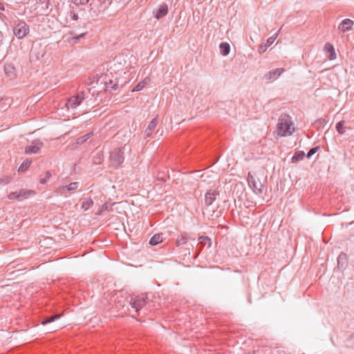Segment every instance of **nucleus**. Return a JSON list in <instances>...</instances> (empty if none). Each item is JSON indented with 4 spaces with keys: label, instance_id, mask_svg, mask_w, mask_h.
I'll return each mask as SVG.
<instances>
[{
    "label": "nucleus",
    "instance_id": "cd10ccee",
    "mask_svg": "<svg viewBox=\"0 0 354 354\" xmlns=\"http://www.w3.org/2000/svg\"><path fill=\"white\" fill-rule=\"evenodd\" d=\"M186 241H187V238L185 237V236L180 235L176 239V245H183L186 243Z\"/></svg>",
    "mask_w": 354,
    "mask_h": 354
},
{
    "label": "nucleus",
    "instance_id": "7ed1b4c3",
    "mask_svg": "<svg viewBox=\"0 0 354 354\" xmlns=\"http://www.w3.org/2000/svg\"><path fill=\"white\" fill-rule=\"evenodd\" d=\"M35 195V192L31 189H20L10 192L8 198L12 201H23Z\"/></svg>",
    "mask_w": 354,
    "mask_h": 354
},
{
    "label": "nucleus",
    "instance_id": "39448f33",
    "mask_svg": "<svg viewBox=\"0 0 354 354\" xmlns=\"http://www.w3.org/2000/svg\"><path fill=\"white\" fill-rule=\"evenodd\" d=\"M29 26L24 21H19L14 26L13 32L18 39H22L29 32Z\"/></svg>",
    "mask_w": 354,
    "mask_h": 354
},
{
    "label": "nucleus",
    "instance_id": "ddd939ff",
    "mask_svg": "<svg viewBox=\"0 0 354 354\" xmlns=\"http://www.w3.org/2000/svg\"><path fill=\"white\" fill-rule=\"evenodd\" d=\"M158 124V117L154 118L149 124L145 131V138L151 136L152 131L155 129Z\"/></svg>",
    "mask_w": 354,
    "mask_h": 354
},
{
    "label": "nucleus",
    "instance_id": "2eb2a0df",
    "mask_svg": "<svg viewBox=\"0 0 354 354\" xmlns=\"http://www.w3.org/2000/svg\"><path fill=\"white\" fill-rule=\"evenodd\" d=\"M324 49L326 51L330 53L329 59H334L336 57V54L335 51V48L332 44L330 43H326L324 46Z\"/></svg>",
    "mask_w": 354,
    "mask_h": 354
},
{
    "label": "nucleus",
    "instance_id": "c756f323",
    "mask_svg": "<svg viewBox=\"0 0 354 354\" xmlns=\"http://www.w3.org/2000/svg\"><path fill=\"white\" fill-rule=\"evenodd\" d=\"M68 17L74 21H77L78 19V15L77 13H75V11L71 10L68 12Z\"/></svg>",
    "mask_w": 354,
    "mask_h": 354
},
{
    "label": "nucleus",
    "instance_id": "7c9ffc66",
    "mask_svg": "<svg viewBox=\"0 0 354 354\" xmlns=\"http://www.w3.org/2000/svg\"><path fill=\"white\" fill-rule=\"evenodd\" d=\"M75 5H86L89 0H72Z\"/></svg>",
    "mask_w": 354,
    "mask_h": 354
},
{
    "label": "nucleus",
    "instance_id": "393cba45",
    "mask_svg": "<svg viewBox=\"0 0 354 354\" xmlns=\"http://www.w3.org/2000/svg\"><path fill=\"white\" fill-rule=\"evenodd\" d=\"M91 133H86L84 136H82L77 139V144H83L84 142H86L88 138H90L91 136Z\"/></svg>",
    "mask_w": 354,
    "mask_h": 354
},
{
    "label": "nucleus",
    "instance_id": "f3484780",
    "mask_svg": "<svg viewBox=\"0 0 354 354\" xmlns=\"http://www.w3.org/2000/svg\"><path fill=\"white\" fill-rule=\"evenodd\" d=\"M163 241L162 236L161 234H155L149 241V243L152 245H156L158 243H162Z\"/></svg>",
    "mask_w": 354,
    "mask_h": 354
},
{
    "label": "nucleus",
    "instance_id": "412c9836",
    "mask_svg": "<svg viewBox=\"0 0 354 354\" xmlns=\"http://www.w3.org/2000/svg\"><path fill=\"white\" fill-rule=\"evenodd\" d=\"M103 160V155L100 151L96 152V153L93 157V162L95 165H99L102 163Z\"/></svg>",
    "mask_w": 354,
    "mask_h": 354
},
{
    "label": "nucleus",
    "instance_id": "473e14b6",
    "mask_svg": "<svg viewBox=\"0 0 354 354\" xmlns=\"http://www.w3.org/2000/svg\"><path fill=\"white\" fill-rule=\"evenodd\" d=\"M86 33L85 32H83V33H81L80 35H75V36H73L71 37H68V41H71V39H80V38H82Z\"/></svg>",
    "mask_w": 354,
    "mask_h": 354
},
{
    "label": "nucleus",
    "instance_id": "b1692460",
    "mask_svg": "<svg viewBox=\"0 0 354 354\" xmlns=\"http://www.w3.org/2000/svg\"><path fill=\"white\" fill-rule=\"evenodd\" d=\"M336 129L339 134H344L345 133L344 121L339 122L336 125Z\"/></svg>",
    "mask_w": 354,
    "mask_h": 354
},
{
    "label": "nucleus",
    "instance_id": "c85d7f7f",
    "mask_svg": "<svg viewBox=\"0 0 354 354\" xmlns=\"http://www.w3.org/2000/svg\"><path fill=\"white\" fill-rule=\"evenodd\" d=\"M277 36H278V33H276L274 35L269 37L267 39V44H266V46H270V45H272L274 43V41H275V39L277 37Z\"/></svg>",
    "mask_w": 354,
    "mask_h": 354
},
{
    "label": "nucleus",
    "instance_id": "bb28decb",
    "mask_svg": "<svg viewBox=\"0 0 354 354\" xmlns=\"http://www.w3.org/2000/svg\"><path fill=\"white\" fill-rule=\"evenodd\" d=\"M30 161L29 160H26L25 162H24L21 166L19 167V172H23L24 171H26L27 169V168L28 167V166L30 165Z\"/></svg>",
    "mask_w": 354,
    "mask_h": 354
},
{
    "label": "nucleus",
    "instance_id": "4be33fe9",
    "mask_svg": "<svg viewBox=\"0 0 354 354\" xmlns=\"http://www.w3.org/2000/svg\"><path fill=\"white\" fill-rule=\"evenodd\" d=\"M93 203L91 198H85L82 203V208L86 211L88 209L93 205Z\"/></svg>",
    "mask_w": 354,
    "mask_h": 354
},
{
    "label": "nucleus",
    "instance_id": "72a5a7b5",
    "mask_svg": "<svg viewBox=\"0 0 354 354\" xmlns=\"http://www.w3.org/2000/svg\"><path fill=\"white\" fill-rule=\"evenodd\" d=\"M63 326H64V324H58V325H56V326L50 328L49 330L50 331H56V330L62 328L63 327Z\"/></svg>",
    "mask_w": 354,
    "mask_h": 354
},
{
    "label": "nucleus",
    "instance_id": "c9c22d12",
    "mask_svg": "<svg viewBox=\"0 0 354 354\" xmlns=\"http://www.w3.org/2000/svg\"><path fill=\"white\" fill-rule=\"evenodd\" d=\"M267 47H268V46H266H266H261L259 47V50H259V53H264V52L266 50Z\"/></svg>",
    "mask_w": 354,
    "mask_h": 354
},
{
    "label": "nucleus",
    "instance_id": "1a4fd4ad",
    "mask_svg": "<svg viewBox=\"0 0 354 354\" xmlns=\"http://www.w3.org/2000/svg\"><path fill=\"white\" fill-rule=\"evenodd\" d=\"M43 147V142L39 140H35L25 149V153L27 154L37 153Z\"/></svg>",
    "mask_w": 354,
    "mask_h": 354
},
{
    "label": "nucleus",
    "instance_id": "58836bf2",
    "mask_svg": "<svg viewBox=\"0 0 354 354\" xmlns=\"http://www.w3.org/2000/svg\"><path fill=\"white\" fill-rule=\"evenodd\" d=\"M5 10L4 6L0 2V10L3 11Z\"/></svg>",
    "mask_w": 354,
    "mask_h": 354
},
{
    "label": "nucleus",
    "instance_id": "f257e3e1",
    "mask_svg": "<svg viewBox=\"0 0 354 354\" xmlns=\"http://www.w3.org/2000/svg\"><path fill=\"white\" fill-rule=\"evenodd\" d=\"M295 130L292 127L291 118L287 115H281L277 124V132L281 136H287L291 135Z\"/></svg>",
    "mask_w": 354,
    "mask_h": 354
},
{
    "label": "nucleus",
    "instance_id": "a211bd4d",
    "mask_svg": "<svg viewBox=\"0 0 354 354\" xmlns=\"http://www.w3.org/2000/svg\"><path fill=\"white\" fill-rule=\"evenodd\" d=\"M221 53L226 56L230 53V46L228 43H221L219 46Z\"/></svg>",
    "mask_w": 354,
    "mask_h": 354
},
{
    "label": "nucleus",
    "instance_id": "ea45409f",
    "mask_svg": "<svg viewBox=\"0 0 354 354\" xmlns=\"http://www.w3.org/2000/svg\"><path fill=\"white\" fill-rule=\"evenodd\" d=\"M46 183V178H41V179L40 180V183H41V184H45Z\"/></svg>",
    "mask_w": 354,
    "mask_h": 354
},
{
    "label": "nucleus",
    "instance_id": "9b49d317",
    "mask_svg": "<svg viewBox=\"0 0 354 354\" xmlns=\"http://www.w3.org/2000/svg\"><path fill=\"white\" fill-rule=\"evenodd\" d=\"M168 13V6L166 3H162L156 10L154 14V17L157 19H160Z\"/></svg>",
    "mask_w": 354,
    "mask_h": 354
},
{
    "label": "nucleus",
    "instance_id": "4468645a",
    "mask_svg": "<svg viewBox=\"0 0 354 354\" xmlns=\"http://www.w3.org/2000/svg\"><path fill=\"white\" fill-rule=\"evenodd\" d=\"M80 186L79 182H73L69 183L66 186H62L60 187V189L62 191L67 190L68 192H73L75 191Z\"/></svg>",
    "mask_w": 354,
    "mask_h": 354
},
{
    "label": "nucleus",
    "instance_id": "0eeeda50",
    "mask_svg": "<svg viewBox=\"0 0 354 354\" xmlns=\"http://www.w3.org/2000/svg\"><path fill=\"white\" fill-rule=\"evenodd\" d=\"M266 183V178H250L248 180L249 185L256 192H261Z\"/></svg>",
    "mask_w": 354,
    "mask_h": 354
},
{
    "label": "nucleus",
    "instance_id": "dca6fc26",
    "mask_svg": "<svg viewBox=\"0 0 354 354\" xmlns=\"http://www.w3.org/2000/svg\"><path fill=\"white\" fill-rule=\"evenodd\" d=\"M150 82V79L149 77L145 78L142 81L140 82L136 86L133 88V91H139L142 90L146 85H147Z\"/></svg>",
    "mask_w": 354,
    "mask_h": 354
},
{
    "label": "nucleus",
    "instance_id": "a878e982",
    "mask_svg": "<svg viewBox=\"0 0 354 354\" xmlns=\"http://www.w3.org/2000/svg\"><path fill=\"white\" fill-rule=\"evenodd\" d=\"M60 317H61V315H56L54 316H51V317H48V319L42 321L41 324L45 325L48 323H50V322L55 321V319H59Z\"/></svg>",
    "mask_w": 354,
    "mask_h": 354
},
{
    "label": "nucleus",
    "instance_id": "f704fd0d",
    "mask_svg": "<svg viewBox=\"0 0 354 354\" xmlns=\"http://www.w3.org/2000/svg\"><path fill=\"white\" fill-rule=\"evenodd\" d=\"M201 171H192V173L197 174V176H198L201 178H203L205 175V173H204V172L201 173Z\"/></svg>",
    "mask_w": 354,
    "mask_h": 354
},
{
    "label": "nucleus",
    "instance_id": "6ab92c4d",
    "mask_svg": "<svg viewBox=\"0 0 354 354\" xmlns=\"http://www.w3.org/2000/svg\"><path fill=\"white\" fill-rule=\"evenodd\" d=\"M305 153L302 151H298L297 152L295 153V154L293 155L292 158V162H299V160L304 159V158L305 157Z\"/></svg>",
    "mask_w": 354,
    "mask_h": 354
},
{
    "label": "nucleus",
    "instance_id": "f8f14e48",
    "mask_svg": "<svg viewBox=\"0 0 354 354\" xmlns=\"http://www.w3.org/2000/svg\"><path fill=\"white\" fill-rule=\"evenodd\" d=\"M284 71L285 70L283 68H279L270 71L266 75H265V78L268 80H277Z\"/></svg>",
    "mask_w": 354,
    "mask_h": 354
},
{
    "label": "nucleus",
    "instance_id": "4c0bfd02",
    "mask_svg": "<svg viewBox=\"0 0 354 354\" xmlns=\"http://www.w3.org/2000/svg\"><path fill=\"white\" fill-rule=\"evenodd\" d=\"M109 209V205L107 203H105L104 205H103L102 209Z\"/></svg>",
    "mask_w": 354,
    "mask_h": 354
},
{
    "label": "nucleus",
    "instance_id": "e433bc0d",
    "mask_svg": "<svg viewBox=\"0 0 354 354\" xmlns=\"http://www.w3.org/2000/svg\"><path fill=\"white\" fill-rule=\"evenodd\" d=\"M29 0H16V2L17 3H26L28 2Z\"/></svg>",
    "mask_w": 354,
    "mask_h": 354
},
{
    "label": "nucleus",
    "instance_id": "37998d69",
    "mask_svg": "<svg viewBox=\"0 0 354 354\" xmlns=\"http://www.w3.org/2000/svg\"><path fill=\"white\" fill-rule=\"evenodd\" d=\"M248 177H252L250 173H248Z\"/></svg>",
    "mask_w": 354,
    "mask_h": 354
},
{
    "label": "nucleus",
    "instance_id": "2f4dec72",
    "mask_svg": "<svg viewBox=\"0 0 354 354\" xmlns=\"http://www.w3.org/2000/svg\"><path fill=\"white\" fill-rule=\"evenodd\" d=\"M318 149V147H313L309 150L306 156L307 158H310L313 155H314Z\"/></svg>",
    "mask_w": 354,
    "mask_h": 354
},
{
    "label": "nucleus",
    "instance_id": "6e6552de",
    "mask_svg": "<svg viewBox=\"0 0 354 354\" xmlns=\"http://www.w3.org/2000/svg\"><path fill=\"white\" fill-rule=\"evenodd\" d=\"M84 99V93L81 92L78 93L77 95L72 96L69 99H68L66 106L68 108V109H75L77 106L80 104V103L82 102Z\"/></svg>",
    "mask_w": 354,
    "mask_h": 354
},
{
    "label": "nucleus",
    "instance_id": "a19ab883",
    "mask_svg": "<svg viewBox=\"0 0 354 354\" xmlns=\"http://www.w3.org/2000/svg\"><path fill=\"white\" fill-rule=\"evenodd\" d=\"M44 2L46 3V8L48 9V5H49L48 0H44Z\"/></svg>",
    "mask_w": 354,
    "mask_h": 354
},
{
    "label": "nucleus",
    "instance_id": "9d476101",
    "mask_svg": "<svg viewBox=\"0 0 354 354\" xmlns=\"http://www.w3.org/2000/svg\"><path fill=\"white\" fill-rule=\"evenodd\" d=\"M354 22L350 19H344L338 26V30L340 32H345L352 29Z\"/></svg>",
    "mask_w": 354,
    "mask_h": 354
},
{
    "label": "nucleus",
    "instance_id": "20e7f679",
    "mask_svg": "<svg viewBox=\"0 0 354 354\" xmlns=\"http://www.w3.org/2000/svg\"><path fill=\"white\" fill-rule=\"evenodd\" d=\"M103 0H92L90 3L89 15L91 17H96L105 10Z\"/></svg>",
    "mask_w": 354,
    "mask_h": 354
},
{
    "label": "nucleus",
    "instance_id": "aec40b11",
    "mask_svg": "<svg viewBox=\"0 0 354 354\" xmlns=\"http://www.w3.org/2000/svg\"><path fill=\"white\" fill-rule=\"evenodd\" d=\"M4 71H5V73L9 77H11L12 75H15V68L10 64H8L5 65Z\"/></svg>",
    "mask_w": 354,
    "mask_h": 354
},
{
    "label": "nucleus",
    "instance_id": "f03ea898",
    "mask_svg": "<svg viewBox=\"0 0 354 354\" xmlns=\"http://www.w3.org/2000/svg\"><path fill=\"white\" fill-rule=\"evenodd\" d=\"M124 148L114 149L109 156V167L118 168L124 161Z\"/></svg>",
    "mask_w": 354,
    "mask_h": 354
},
{
    "label": "nucleus",
    "instance_id": "5701e85b",
    "mask_svg": "<svg viewBox=\"0 0 354 354\" xmlns=\"http://www.w3.org/2000/svg\"><path fill=\"white\" fill-rule=\"evenodd\" d=\"M199 240H200V243L203 245V246H205L207 245V248H210L211 246V240L209 237L207 236H201L199 238Z\"/></svg>",
    "mask_w": 354,
    "mask_h": 354
},
{
    "label": "nucleus",
    "instance_id": "79ce46f5",
    "mask_svg": "<svg viewBox=\"0 0 354 354\" xmlns=\"http://www.w3.org/2000/svg\"><path fill=\"white\" fill-rule=\"evenodd\" d=\"M50 176H51V174L48 171H47L46 177H50Z\"/></svg>",
    "mask_w": 354,
    "mask_h": 354
},
{
    "label": "nucleus",
    "instance_id": "423d86ee",
    "mask_svg": "<svg viewBox=\"0 0 354 354\" xmlns=\"http://www.w3.org/2000/svg\"><path fill=\"white\" fill-rule=\"evenodd\" d=\"M127 300L136 311H138L146 304L143 296H129L127 298Z\"/></svg>",
    "mask_w": 354,
    "mask_h": 354
}]
</instances>
